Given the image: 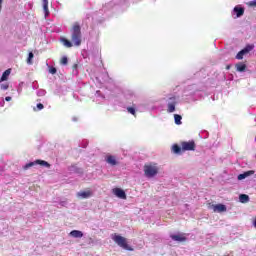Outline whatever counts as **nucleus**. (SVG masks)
Wrapping results in <instances>:
<instances>
[{
    "mask_svg": "<svg viewBox=\"0 0 256 256\" xmlns=\"http://www.w3.org/2000/svg\"><path fill=\"white\" fill-rule=\"evenodd\" d=\"M67 63H68L67 56L62 57V59H61V65H67Z\"/></svg>",
    "mask_w": 256,
    "mask_h": 256,
    "instance_id": "obj_30",
    "label": "nucleus"
},
{
    "mask_svg": "<svg viewBox=\"0 0 256 256\" xmlns=\"http://www.w3.org/2000/svg\"><path fill=\"white\" fill-rule=\"evenodd\" d=\"M0 89L1 91H7L9 89V83H0Z\"/></svg>",
    "mask_w": 256,
    "mask_h": 256,
    "instance_id": "obj_24",
    "label": "nucleus"
},
{
    "mask_svg": "<svg viewBox=\"0 0 256 256\" xmlns=\"http://www.w3.org/2000/svg\"><path fill=\"white\" fill-rule=\"evenodd\" d=\"M35 165H41L42 167H47V169H49V167H51V164L48 163L45 160H35L33 162L27 163L23 169H25V171H27V169H31V167H35Z\"/></svg>",
    "mask_w": 256,
    "mask_h": 256,
    "instance_id": "obj_4",
    "label": "nucleus"
},
{
    "mask_svg": "<svg viewBox=\"0 0 256 256\" xmlns=\"http://www.w3.org/2000/svg\"><path fill=\"white\" fill-rule=\"evenodd\" d=\"M42 5L45 17H49V0H42Z\"/></svg>",
    "mask_w": 256,
    "mask_h": 256,
    "instance_id": "obj_16",
    "label": "nucleus"
},
{
    "mask_svg": "<svg viewBox=\"0 0 256 256\" xmlns=\"http://www.w3.org/2000/svg\"><path fill=\"white\" fill-rule=\"evenodd\" d=\"M213 211L214 213H225V211H227V206L223 204L213 205Z\"/></svg>",
    "mask_w": 256,
    "mask_h": 256,
    "instance_id": "obj_12",
    "label": "nucleus"
},
{
    "mask_svg": "<svg viewBox=\"0 0 256 256\" xmlns=\"http://www.w3.org/2000/svg\"><path fill=\"white\" fill-rule=\"evenodd\" d=\"M113 193L119 199H127V194H125V191L121 188H114Z\"/></svg>",
    "mask_w": 256,
    "mask_h": 256,
    "instance_id": "obj_10",
    "label": "nucleus"
},
{
    "mask_svg": "<svg viewBox=\"0 0 256 256\" xmlns=\"http://www.w3.org/2000/svg\"><path fill=\"white\" fill-rule=\"evenodd\" d=\"M175 107H177V98H169L167 102V113H175Z\"/></svg>",
    "mask_w": 256,
    "mask_h": 256,
    "instance_id": "obj_5",
    "label": "nucleus"
},
{
    "mask_svg": "<svg viewBox=\"0 0 256 256\" xmlns=\"http://www.w3.org/2000/svg\"><path fill=\"white\" fill-rule=\"evenodd\" d=\"M127 111L128 113H130V115H134V116L136 115V110L133 107H128Z\"/></svg>",
    "mask_w": 256,
    "mask_h": 256,
    "instance_id": "obj_28",
    "label": "nucleus"
},
{
    "mask_svg": "<svg viewBox=\"0 0 256 256\" xmlns=\"http://www.w3.org/2000/svg\"><path fill=\"white\" fill-rule=\"evenodd\" d=\"M76 197H78V199H91V197H93V191L87 189L84 191L77 192Z\"/></svg>",
    "mask_w": 256,
    "mask_h": 256,
    "instance_id": "obj_6",
    "label": "nucleus"
},
{
    "mask_svg": "<svg viewBox=\"0 0 256 256\" xmlns=\"http://www.w3.org/2000/svg\"><path fill=\"white\" fill-rule=\"evenodd\" d=\"M3 1H4V0H0V12H1V7H2V5H3Z\"/></svg>",
    "mask_w": 256,
    "mask_h": 256,
    "instance_id": "obj_35",
    "label": "nucleus"
},
{
    "mask_svg": "<svg viewBox=\"0 0 256 256\" xmlns=\"http://www.w3.org/2000/svg\"><path fill=\"white\" fill-rule=\"evenodd\" d=\"M105 161L106 163H108V165H111V167H115L116 165H119V161H117V157L111 154L106 155Z\"/></svg>",
    "mask_w": 256,
    "mask_h": 256,
    "instance_id": "obj_8",
    "label": "nucleus"
},
{
    "mask_svg": "<svg viewBox=\"0 0 256 256\" xmlns=\"http://www.w3.org/2000/svg\"><path fill=\"white\" fill-rule=\"evenodd\" d=\"M236 69L239 71V73H243L245 72V69H247V66L243 63H239L236 65Z\"/></svg>",
    "mask_w": 256,
    "mask_h": 256,
    "instance_id": "obj_20",
    "label": "nucleus"
},
{
    "mask_svg": "<svg viewBox=\"0 0 256 256\" xmlns=\"http://www.w3.org/2000/svg\"><path fill=\"white\" fill-rule=\"evenodd\" d=\"M9 75H11V69H7L6 71L3 72V74L0 78V83L7 81V79H9Z\"/></svg>",
    "mask_w": 256,
    "mask_h": 256,
    "instance_id": "obj_17",
    "label": "nucleus"
},
{
    "mask_svg": "<svg viewBox=\"0 0 256 256\" xmlns=\"http://www.w3.org/2000/svg\"><path fill=\"white\" fill-rule=\"evenodd\" d=\"M71 41L76 47L81 45V26L75 24L71 31Z\"/></svg>",
    "mask_w": 256,
    "mask_h": 256,
    "instance_id": "obj_2",
    "label": "nucleus"
},
{
    "mask_svg": "<svg viewBox=\"0 0 256 256\" xmlns=\"http://www.w3.org/2000/svg\"><path fill=\"white\" fill-rule=\"evenodd\" d=\"M251 175H255V170H249L242 174H239L237 179L238 181H243V179H247V177H251Z\"/></svg>",
    "mask_w": 256,
    "mask_h": 256,
    "instance_id": "obj_11",
    "label": "nucleus"
},
{
    "mask_svg": "<svg viewBox=\"0 0 256 256\" xmlns=\"http://www.w3.org/2000/svg\"><path fill=\"white\" fill-rule=\"evenodd\" d=\"M182 151H195V142L188 141L181 143Z\"/></svg>",
    "mask_w": 256,
    "mask_h": 256,
    "instance_id": "obj_7",
    "label": "nucleus"
},
{
    "mask_svg": "<svg viewBox=\"0 0 256 256\" xmlns=\"http://www.w3.org/2000/svg\"><path fill=\"white\" fill-rule=\"evenodd\" d=\"M159 173V166L157 164H146L144 166V175L148 179H153Z\"/></svg>",
    "mask_w": 256,
    "mask_h": 256,
    "instance_id": "obj_3",
    "label": "nucleus"
},
{
    "mask_svg": "<svg viewBox=\"0 0 256 256\" xmlns=\"http://www.w3.org/2000/svg\"><path fill=\"white\" fill-rule=\"evenodd\" d=\"M43 107H44L43 104H41V103L37 104L38 111H41L43 109Z\"/></svg>",
    "mask_w": 256,
    "mask_h": 256,
    "instance_id": "obj_32",
    "label": "nucleus"
},
{
    "mask_svg": "<svg viewBox=\"0 0 256 256\" xmlns=\"http://www.w3.org/2000/svg\"><path fill=\"white\" fill-rule=\"evenodd\" d=\"M48 71L51 75H55V73H57V68L53 67V66H48Z\"/></svg>",
    "mask_w": 256,
    "mask_h": 256,
    "instance_id": "obj_26",
    "label": "nucleus"
},
{
    "mask_svg": "<svg viewBox=\"0 0 256 256\" xmlns=\"http://www.w3.org/2000/svg\"><path fill=\"white\" fill-rule=\"evenodd\" d=\"M233 12L236 13V17H243L245 13V9L239 5H237L234 9Z\"/></svg>",
    "mask_w": 256,
    "mask_h": 256,
    "instance_id": "obj_14",
    "label": "nucleus"
},
{
    "mask_svg": "<svg viewBox=\"0 0 256 256\" xmlns=\"http://www.w3.org/2000/svg\"><path fill=\"white\" fill-rule=\"evenodd\" d=\"M246 5H248V7H256V0H252L250 2H247Z\"/></svg>",
    "mask_w": 256,
    "mask_h": 256,
    "instance_id": "obj_29",
    "label": "nucleus"
},
{
    "mask_svg": "<svg viewBox=\"0 0 256 256\" xmlns=\"http://www.w3.org/2000/svg\"><path fill=\"white\" fill-rule=\"evenodd\" d=\"M252 49L253 47L247 46L236 55V59H243L244 55H247Z\"/></svg>",
    "mask_w": 256,
    "mask_h": 256,
    "instance_id": "obj_13",
    "label": "nucleus"
},
{
    "mask_svg": "<svg viewBox=\"0 0 256 256\" xmlns=\"http://www.w3.org/2000/svg\"><path fill=\"white\" fill-rule=\"evenodd\" d=\"M70 237H73L74 239H81L83 237V232L81 230H72L69 233Z\"/></svg>",
    "mask_w": 256,
    "mask_h": 256,
    "instance_id": "obj_15",
    "label": "nucleus"
},
{
    "mask_svg": "<svg viewBox=\"0 0 256 256\" xmlns=\"http://www.w3.org/2000/svg\"><path fill=\"white\" fill-rule=\"evenodd\" d=\"M182 119L183 117L181 115L179 114L174 115V121L176 125H183Z\"/></svg>",
    "mask_w": 256,
    "mask_h": 256,
    "instance_id": "obj_19",
    "label": "nucleus"
},
{
    "mask_svg": "<svg viewBox=\"0 0 256 256\" xmlns=\"http://www.w3.org/2000/svg\"><path fill=\"white\" fill-rule=\"evenodd\" d=\"M111 239L116 243V245H118V247L125 249V251H133V248L127 244V238L119 234H112Z\"/></svg>",
    "mask_w": 256,
    "mask_h": 256,
    "instance_id": "obj_1",
    "label": "nucleus"
},
{
    "mask_svg": "<svg viewBox=\"0 0 256 256\" xmlns=\"http://www.w3.org/2000/svg\"><path fill=\"white\" fill-rule=\"evenodd\" d=\"M46 93L47 92L44 89H40V90L37 91V96L38 97H45Z\"/></svg>",
    "mask_w": 256,
    "mask_h": 256,
    "instance_id": "obj_27",
    "label": "nucleus"
},
{
    "mask_svg": "<svg viewBox=\"0 0 256 256\" xmlns=\"http://www.w3.org/2000/svg\"><path fill=\"white\" fill-rule=\"evenodd\" d=\"M11 97L10 96H7L6 98H5V101H11Z\"/></svg>",
    "mask_w": 256,
    "mask_h": 256,
    "instance_id": "obj_33",
    "label": "nucleus"
},
{
    "mask_svg": "<svg viewBox=\"0 0 256 256\" xmlns=\"http://www.w3.org/2000/svg\"><path fill=\"white\" fill-rule=\"evenodd\" d=\"M35 57V55L33 54V52H30L28 54V59H27V63L28 65H33V58Z\"/></svg>",
    "mask_w": 256,
    "mask_h": 256,
    "instance_id": "obj_22",
    "label": "nucleus"
},
{
    "mask_svg": "<svg viewBox=\"0 0 256 256\" xmlns=\"http://www.w3.org/2000/svg\"><path fill=\"white\" fill-rule=\"evenodd\" d=\"M226 69H227V71H229V69H231V66L228 65V66L226 67Z\"/></svg>",
    "mask_w": 256,
    "mask_h": 256,
    "instance_id": "obj_37",
    "label": "nucleus"
},
{
    "mask_svg": "<svg viewBox=\"0 0 256 256\" xmlns=\"http://www.w3.org/2000/svg\"><path fill=\"white\" fill-rule=\"evenodd\" d=\"M96 97V103H103V101H105V96H103V94H101V91H96L95 94Z\"/></svg>",
    "mask_w": 256,
    "mask_h": 256,
    "instance_id": "obj_18",
    "label": "nucleus"
},
{
    "mask_svg": "<svg viewBox=\"0 0 256 256\" xmlns=\"http://www.w3.org/2000/svg\"><path fill=\"white\" fill-rule=\"evenodd\" d=\"M62 43L65 47H73V43H71V41L67 40V39H63Z\"/></svg>",
    "mask_w": 256,
    "mask_h": 256,
    "instance_id": "obj_25",
    "label": "nucleus"
},
{
    "mask_svg": "<svg viewBox=\"0 0 256 256\" xmlns=\"http://www.w3.org/2000/svg\"><path fill=\"white\" fill-rule=\"evenodd\" d=\"M172 241H177L178 243H183L187 241V237L185 234H171L170 235Z\"/></svg>",
    "mask_w": 256,
    "mask_h": 256,
    "instance_id": "obj_9",
    "label": "nucleus"
},
{
    "mask_svg": "<svg viewBox=\"0 0 256 256\" xmlns=\"http://www.w3.org/2000/svg\"><path fill=\"white\" fill-rule=\"evenodd\" d=\"M72 120H73V121H77V118L74 117V118H72Z\"/></svg>",
    "mask_w": 256,
    "mask_h": 256,
    "instance_id": "obj_38",
    "label": "nucleus"
},
{
    "mask_svg": "<svg viewBox=\"0 0 256 256\" xmlns=\"http://www.w3.org/2000/svg\"><path fill=\"white\" fill-rule=\"evenodd\" d=\"M240 203H249V195L241 194L239 196Z\"/></svg>",
    "mask_w": 256,
    "mask_h": 256,
    "instance_id": "obj_21",
    "label": "nucleus"
},
{
    "mask_svg": "<svg viewBox=\"0 0 256 256\" xmlns=\"http://www.w3.org/2000/svg\"><path fill=\"white\" fill-rule=\"evenodd\" d=\"M32 87H33V89H37V85H35V82H33Z\"/></svg>",
    "mask_w": 256,
    "mask_h": 256,
    "instance_id": "obj_36",
    "label": "nucleus"
},
{
    "mask_svg": "<svg viewBox=\"0 0 256 256\" xmlns=\"http://www.w3.org/2000/svg\"><path fill=\"white\" fill-rule=\"evenodd\" d=\"M0 107H5V99L0 98Z\"/></svg>",
    "mask_w": 256,
    "mask_h": 256,
    "instance_id": "obj_31",
    "label": "nucleus"
},
{
    "mask_svg": "<svg viewBox=\"0 0 256 256\" xmlns=\"http://www.w3.org/2000/svg\"><path fill=\"white\" fill-rule=\"evenodd\" d=\"M61 205H62V207H65V205H67V202L66 201L61 202Z\"/></svg>",
    "mask_w": 256,
    "mask_h": 256,
    "instance_id": "obj_34",
    "label": "nucleus"
},
{
    "mask_svg": "<svg viewBox=\"0 0 256 256\" xmlns=\"http://www.w3.org/2000/svg\"><path fill=\"white\" fill-rule=\"evenodd\" d=\"M182 149H183L182 146L179 147V145H174V146L172 147L173 153H176L177 155H179V153H181V150H182Z\"/></svg>",
    "mask_w": 256,
    "mask_h": 256,
    "instance_id": "obj_23",
    "label": "nucleus"
}]
</instances>
